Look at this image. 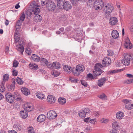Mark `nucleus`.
<instances>
[{"label":"nucleus","instance_id":"nucleus-13","mask_svg":"<svg viewBox=\"0 0 133 133\" xmlns=\"http://www.w3.org/2000/svg\"><path fill=\"white\" fill-rule=\"evenodd\" d=\"M111 63V59L109 57H104L102 61V64L103 66H107Z\"/></svg>","mask_w":133,"mask_h":133},{"label":"nucleus","instance_id":"nucleus-54","mask_svg":"<svg viewBox=\"0 0 133 133\" xmlns=\"http://www.w3.org/2000/svg\"><path fill=\"white\" fill-rule=\"evenodd\" d=\"M60 74V73L58 71H54L53 75L57 77V76H59Z\"/></svg>","mask_w":133,"mask_h":133},{"label":"nucleus","instance_id":"nucleus-53","mask_svg":"<svg viewBox=\"0 0 133 133\" xmlns=\"http://www.w3.org/2000/svg\"><path fill=\"white\" fill-rule=\"evenodd\" d=\"M70 1L73 5H76L79 0H70Z\"/></svg>","mask_w":133,"mask_h":133},{"label":"nucleus","instance_id":"nucleus-12","mask_svg":"<svg viewBox=\"0 0 133 133\" xmlns=\"http://www.w3.org/2000/svg\"><path fill=\"white\" fill-rule=\"evenodd\" d=\"M56 112L54 111L50 110L48 112L47 116L48 118L50 119H55L57 116Z\"/></svg>","mask_w":133,"mask_h":133},{"label":"nucleus","instance_id":"nucleus-11","mask_svg":"<svg viewBox=\"0 0 133 133\" xmlns=\"http://www.w3.org/2000/svg\"><path fill=\"white\" fill-rule=\"evenodd\" d=\"M5 98L6 101L10 103H12L14 100V96H13L11 93H8L6 94Z\"/></svg>","mask_w":133,"mask_h":133},{"label":"nucleus","instance_id":"nucleus-51","mask_svg":"<svg viewBox=\"0 0 133 133\" xmlns=\"http://www.w3.org/2000/svg\"><path fill=\"white\" fill-rule=\"evenodd\" d=\"M99 97L102 99H107L106 96L104 94H101L99 96Z\"/></svg>","mask_w":133,"mask_h":133},{"label":"nucleus","instance_id":"nucleus-36","mask_svg":"<svg viewBox=\"0 0 133 133\" xmlns=\"http://www.w3.org/2000/svg\"><path fill=\"white\" fill-rule=\"evenodd\" d=\"M14 99H15L17 101H19L21 99L20 96L18 94H17L16 93H14Z\"/></svg>","mask_w":133,"mask_h":133},{"label":"nucleus","instance_id":"nucleus-40","mask_svg":"<svg viewBox=\"0 0 133 133\" xmlns=\"http://www.w3.org/2000/svg\"><path fill=\"white\" fill-rule=\"evenodd\" d=\"M69 79L70 81L72 82L77 83L78 82V80L77 79L74 78L70 77Z\"/></svg>","mask_w":133,"mask_h":133},{"label":"nucleus","instance_id":"nucleus-42","mask_svg":"<svg viewBox=\"0 0 133 133\" xmlns=\"http://www.w3.org/2000/svg\"><path fill=\"white\" fill-rule=\"evenodd\" d=\"M97 122V121L96 118H94L92 119H90V121H89V122L90 123L93 124H95Z\"/></svg>","mask_w":133,"mask_h":133},{"label":"nucleus","instance_id":"nucleus-39","mask_svg":"<svg viewBox=\"0 0 133 133\" xmlns=\"http://www.w3.org/2000/svg\"><path fill=\"white\" fill-rule=\"evenodd\" d=\"M28 133H34L35 131L34 129L31 127H29L28 128Z\"/></svg>","mask_w":133,"mask_h":133},{"label":"nucleus","instance_id":"nucleus-47","mask_svg":"<svg viewBox=\"0 0 133 133\" xmlns=\"http://www.w3.org/2000/svg\"><path fill=\"white\" fill-rule=\"evenodd\" d=\"M25 18V15L24 13H23L20 16L19 20L22 22L24 20Z\"/></svg>","mask_w":133,"mask_h":133},{"label":"nucleus","instance_id":"nucleus-35","mask_svg":"<svg viewBox=\"0 0 133 133\" xmlns=\"http://www.w3.org/2000/svg\"><path fill=\"white\" fill-rule=\"evenodd\" d=\"M16 81L17 84L19 85L23 84L24 83L23 81L21 78H19L18 77H17L16 79Z\"/></svg>","mask_w":133,"mask_h":133},{"label":"nucleus","instance_id":"nucleus-26","mask_svg":"<svg viewBox=\"0 0 133 133\" xmlns=\"http://www.w3.org/2000/svg\"><path fill=\"white\" fill-rule=\"evenodd\" d=\"M64 71L66 73H70L72 71V69L70 66L68 65H65L63 67Z\"/></svg>","mask_w":133,"mask_h":133},{"label":"nucleus","instance_id":"nucleus-57","mask_svg":"<svg viewBox=\"0 0 133 133\" xmlns=\"http://www.w3.org/2000/svg\"><path fill=\"white\" fill-rule=\"evenodd\" d=\"M29 108H32L30 106L28 105L27 104H25L24 107V109L25 110H26V109H28Z\"/></svg>","mask_w":133,"mask_h":133},{"label":"nucleus","instance_id":"nucleus-4","mask_svg":"<svg viewBox=\"0 0 133 133\" xmlns=\"http://www.w3.org/2000/svg\"><path fill=\"white\" fill-rule=\"evenodd\" d=\"M34 6L35 7L32 10L35 15L34 18V20L36 22H39L42 19V17L38 15L40 12V9L38 8V6L35 5Z\"/></svg>","mask_w":133,"mask_h":133},{"label":"nucleus","instance_id":"nucleus-27","mask_svg":"<svg viewBox=\"0 0 133 133\" xmlns=\"http://www.w3.org/2000/svg\"><path fill=\"white\" fill-rule=\"evenodd\" d=\"M20 114L21 117L23 118H26L28 116V112L26 111H21Z\"/></svg>","mask_w":133,"mask_h":133},{"label":"nucleus","instance_id":"nucleus-64","mask_svg":"<svg viewBox=\"0 0 133 133\" xmlns=\"http://www.w3.org/2000/svg\"><path fill=\"white\" fill-rule=\"evenodd\" d=\"M9 133H17V132L16 131L13 130L11 131H9Z\"/></svg>","mask_w":133,"mask_h":133},{"label":"nucleus","instance_id":"nucleus-10","mask_svg":"<svg viewBox=\"0 0 133 133\" xmlns=\"http://www.w3.org/2000/svg\"><path fill=\"white\" fill-rule=\"evenodd\" d=\"M35 5L38 6V5H37V3H32L30 5V6L32 8V9L31 10H29L26 11V14L29 17H32L34 16V12L32 10L35 7L34 6Z\"/></svg>","mask_w":133,"mask_h":133},{"label":"nucleus","instance_id":"nucleus-1","mask_svg":"<svg viewBox=\"0 0 133 133\" xmlns=\"http://www.w3.org/2000/svg\"><path fill=\"white\" fill-rule=\"evenodd\" d=\"M86 5L90 6L93 5L95 9L100 10L103 6V1L102 0H87Z\"/></svg>","mask_w":133,"mask_h":133},{"label":"nucleus","instance_id":"nucleus-60","mask_svg":"<svg viewBox=\"0 0 133 133\" xmlns=\"http://www.w3.org/2000/svg\"><path fill=\"white\" fill-rule=\"evenodd\" d=\"M132 82H133V79H128L127 81V83L128 84Z\"/></svg>","mask_w":133,"mask_h":133},{"label":"nucleus","instance_id":"nucleus-14","mask_svg":"<svg viewBox=\"0 0 133 133\" xmlns=\"http://www.w3.org/2000/svg\"><path fill=\"white\" fill-rule=\"evenodd\" d=\"M63 6L62 9L63 8L66 10H69L72 8L71 5L70 3L68 1L65 2Z\"/></svg>","mask_w":133,"mask_h":133},{"label":"nucleus","instance_id":"nucleus-50","mask_svg":"<svg viewBox=\"0 0 133 133\" xmlns=\"http://www.w3.org/2000/svg\"><path fill=\"white\" fill-rule=\"evenodd\" d=\"M18 71L17 70H15L13 69L12 71V74L13 76H16L17 75Z\"/></svg>","mask_w":133,"mask_h":133},{"label":"nucleus","instance_id":"nucleus-63","mask_svg":"<svg viewBox=\"0 0 133 133\" xmlns=\"http://www.w3.org/2000/svg\"><path fill=\"white\" fill-rule=\"evenodd\" d=\"M94 114L96 116H98L99 115V113L98 111H95L94 112Z\"/></svg>","mask_w":133,"mask_h":133},{"label":"nucleus","instance_id":"nucleus-3","mask_svg":"<svg viewBox=\"0 0 133 133\" xmlns=\"http://www.w3.org/2000/svg\"><path fill=\"white\" fill-rule=\"evenodd\" d=\"M41 62L42 63H44L49 68H54L56 69H58L60 68L61 65L59 63L55 62L51 64L50 62H49L47 59L44 58H42Z\"/></svg>","mask_w":133,"mask_h":133},{"label":"nucleus","instance_id":"nucleus-24","mask_svg":"<svg viewBox=\"0 0 133 133\" xmlns=\"http://www.w3.org/2000/svg\"><path fill=\"white\" fill-rule=\"evenodd\" d=\"M21 90L22 93L25 95H28L30 94L29 90L23 87Z\"/></svg>","mask_w":133,"mask_h":133},{"label":"nucleus","instance_id":"nucleus-44","mask_svg":"<svg viewBox=\"0 0 133 133\" xmlns=\"http://www.w3.org/2000/svg\"><path fill=\"white\" fill-rule=\"evenodd\" d=\"M107 55L109 56H111L113 55L114 54V52L112 50H108L107 51Z\"/></svg>","mask_w":133,"mask_h":133},{"label":"nucleus","instance_id":"nucleus-62","mask_svg":"<svg viewBox=\"0 0 133 133\" xmlns=\"http://www.w3.org/2000/svg\"><path fill=\"white\" fill-rule=\"evenodd\" d=\"M126 76L130 78H133V75L132 74H127L126 75Z\"/></svg>","mask_w":133,"mask_h":133},{"label":"nucleus","instance_id":"nucleus-16","mask_svg":"<svg viewBox=\"0 0 133 133\" xmlns=\"http://www.w3.org/2000/svg\"><path fill=\"white\" fill-rule=\"evenodd\" d=\"M57 3V6L60 9H62L63 8V5L65 3V0H55Z\"/></svg>","mask_w":133,"mask_h":133},{"label":"nucleus","instance_id":"nucleus-33","mask_svg":"<svg viewBox=\"0 0 133 133\" xmlns=\"http://www.w3.org/2000/svg\"><path fill=\"white\" fill-rule=\"evenodd\" d=\"M112 127L113 128H115L116 129H118L119 127L118 123L116 121L114 122L112 124Z\"/></svg>","mask_w":133,"mask_h":133},{"label":"nucleus","instance_id":"nucleus-46","mask_svg":"<svg viewBox=\"0 0 133 133\" xmlns=\"http://www.w3.org/2000/svg\"><path fill=\"white\" fill-rule=\"evenodd\" d=\"M109 120L108 119L102 118L100 121V122L102 123H107Z\"/></svg>","mask_w":133,"mask_h":133},{"label":"nucleus","instance_id":"nucleus-8","mask_svg":"<svg viewBox=\"0 0 133 133\" xmlns=\"http://www.w3.org/2000/svg\"><path fill=\"white\" fill-rule=\"evenodd\" d=\"M84 70V66L83 65H77L76 68L75 70L73 72L74 75L77 76L79 75L80 73L82 72Z\"/></svg>","mask_w":133,"mask_h":133},{"label":"nucleus","instance_id":"nucleus-37","mask_svg":"<svg viewBox=\"0 0 133 133\" xmlns=\"http://www.w3.org/2000/svg\"><path fill=\"white\" fill-rule=\"evenodd\" d=\"M13 127L17 130L20 131L22 129L21 127L17 123L15 124Z\"/></svg>","mask_w":133,"mask_h":133},{"label":"nucleus","instance_id":"nucleus-15","mask_svg":"<svg viewBox=\"0 0 133 133\" xmlns=\"http://www.w3.org/2000/svg\"><path fill=\"white\" fill-rule=\"evenodd\" d=\"M109 23L111 25H116L118 22L117 18L116 17H111L110 18Z\"/></svg>","mask_w":133,"mask_h":133},{"label":"nucleus","instance_id":"nucleus-49","mask_svg":"<svg viewBox=\"0 0 133 133\" xmlns=\"http://www.w3.org/2000/svg\"><path fill=\"white\" fill-rule=\"evenodd\" d=\"M18 62L16 60H15L13 62V66L15 67H17L18 66Z\"/></svg>","mask_w":133,"mask_h":133},{"label":"nucleus","instance_id":"nucleus-29","mask_svg":"<svg viewBox=\"0 0 133 133\" xmlns=\"http://www.w3.org/2000/svg\"><path fill=\"white\" fill-rule=\"evenodd\" d=\"M31 58L33 61L36 62H38L40 59L39 56L35 54H32L31 56Z\"/></svg>","mask_w":133,"mask_h":133},{"label":"nucleus","instance_id":"nucleus-56","mask_svg":"<svg viewBox=\"0 0 133 133\" xmlns=\"http://www.w3.org/2000/svg\"><path fill=\"white\" fill-rule=\"evenodd\" d=\"M90 119H91V118L89 117H87L84 118V121L85 122H89V121H90Z\"/></svg>","mask_w":133,"mask_h":133},{"label":"nucleus","instance_id":"nucleus-30","mask_svg":"<svg viewBox=\"0 0 133 133\" xmlns=\"http://www.w3.org/2000/svg\"><path fill=\"white\" fill-rule=\"evenodd\" d=\"M59 103L61 104H63L66 103V101L65 98H64L60 97L58 99Z\"/></svg>","mask_w":133,"mask_h":133},{"label":"nucleus","instance_id":"nucleus-19","mask_svg":"<svg viewBox=\"0 0 133 133\" xmlns=\"http://www.w3.org/2000/svg\"><path fill=\"white\" fill-rule=\"evenodd\" d=\"M47 101L50 103H53L55 101V97L52 95H48L47 97Z\"/></svg>","mask_w":133,"mask_h":133},{"label":"nucleus","instance_id":"nucleus-5","mask_svg":"<svg viewBox=\"0 0 133 133\" xmlns=\"http://www.w3.org/2000/svg\"><path fill=\"white\" fill-rule=\"evenodd\" d=\"M103 6L100 10L103 8L104 11L105 13L108 14L111 12L114 9L113 5L110 3L104 4L103 2Z\"/></svg>","mask_w":133,"mask_h":133},{"label":"nucleus","instance_id":"nucleus-17","mask_svg":"<svg viewBox=\"0 0 133 133\" xmlns=\"http://www.w3.org/2000/svg\"><path fill=\"white\" fill-rule=\"evenodd\" d=\"M124 46L125 48L128 49H130L132 48V45L128 38L125 40Z\"/></svg>","mask_w":133,"mask_h":133},{"label":"nucleus","instance_id":"nucleus-31","mask_svg":"<svg viewBox=\"0 0 133 133\" xmlns=\"http://www.w3.org/2000/svg\"><path fill=\"white\" fill-rule=\"evenodd\" d=\"M29 67L31 69H37L38 68L37 65L34 63H30L29 64Z\"/></svg>","mask_w":133,"mask_h":133},{"label":"nucleus","instance_id":"nucleus-21","mask_svg":"<svg viewBox=\"0 0 133 133\" xmlns=\"http://www.w3.org/2000/svg\"><path fill=\"white\" fill-rule=\"evenodd\" d=\"M14 38L15 41L14 44H16L18 42L20 39V34L17 31H16L15 32Z\"/></svg>","mask_w":133,"mask_h":133},{"label":"nucleus","instance_id":"nucleus-59","mask_svg":"<svg viewBox=\"0 0 133 133\" xmlns=\"http://www.w3.org/2000/svg\"><path fill=\"white\" fill-rule=\"evenodd\" d=\"M111 133H117V130L116 129L113 128L110 131Z\"/></svg>","mask_w":133,"mask_h":133},{"label":"nucleus","instance_id":"nucleus-58","mask_svg":"<svg viewBox=\"0 0 133 133\" xmlns=\"http://www.w3.org/2000/svg\"><path fill=\"white\" fill-rule=\"evenodd\" d=\"M22 22L19 20H18L16 23V25L19 26H21L22 25Z\"/></svg>","mask_w":133,"mask_h":133},{"label":"nucleus","instance_id":"nucleus-20","mask_svg":"<svg viewBox=\"0 0 133 133\" xmlns=\"http://www.w3.org/2000/svg\"><path fill=\"white\" fill-rule=\"evenodd\" d=\"M111 35L113 38L116 39L119 37V34L117 30H114L112 32Z\"/></svg>","mask_w":133,"mask_h":133},{"label":"nucleus","instance_id":"nucleus-55","mask_svg":"<svg viewBox=\"0 0 133 133\" xmlns=\"http://www.w3.org/2000/svg\"><path fill=\"white\" fill-rule=\"evenodd\" d=\"M85 130L87 132L91 131L92 130L91 127L89 126H88L85 128Z\"/></svg>","mask_w":133,"mask_h":133},{"label":"nucleus","instance_id":"nucleus-9","mask_svg":"<svg viewBox=\"0 0 133 133\" xmlns=\"http://www.w3.org/2000/svg\"><path fill=\"white\" fill-rule=\"evenodd\" d=\"M132 58V57L130 55L127 54L124 57V58L122 59V62L123 65L128 66L129 65L130 60Z\"/></svg>","mask_w":133,"mask_h":133},{"label":"nucleus","instance_id":"nucleus-38","mask_svg":"<svg viewBox=\"0 0 133 133\" xmlns=\"http://www.w3.org/2000/svg\"><path fill=\"white\" fill-rule=\"evenodd\" d=\"M125 107L128 109H131L133 108V104L130 103L128 104L125 105Z\"/></svg>","mask_w":133,"mask_h":133},{"label":"nucleus","instance_id":"nucleus-7","mask_svg":"<svg viewBox=\"0 0 133 133\" xmlns=\"http://www.w3.org/2000/svg\"><path fill=\"white\" fill-rule=\"evenodd\" d=\"M90 111V110L88 108H84L82 110H80L79 111L78 115L81 118H84L89 113Z\"/></svg>","mask_w":133,"mask_h":133},{"label":"nucleus","instance_id":"nucleus-52","mask_svg":"<svg viewBox=\"0 0 133 133\" xmlns=\"http://www.w3.org/2000/svg\"><path fill=\"white\" fill-rule=\"evenodd\" d=\"M25 52L28 54L30 55L31 54L32 51L30 48H28L26 49Z\"/></svg>","mask_w":133,"mask_h":133},{"label":"nucleus","instance_id":"nucleus-45","mask_svg":"<svg viewBox=\"0 0 133 133\" xmlns=\"http://www.w3.org/2000/svg\"><path fill=\"white\" fill-rule=\"evenodd\" d=\"M81 83L82 85L85 87L87 86L88 84L87 82L84 80H82L81 81Z\"/></svg>","mask_w":133,"mask_h":133},{"label":"nucleus","instance_id":"nucleus-34","mask_svg":"<svg viewBox=\"0 0 133 133\" xmlns=\"http://www.w3.org/2000/svg\"><path fill=\"white\" fill-rule=\"evenodd\" d=\"M87 78L89 80H91L95 78H96L95 77H94L92 74L90 73L89 74L87 75Z\"/></svg>","mask_w":133,"mask_h":133},{"label":"nucleus","instance_id":"nucleus-48","mask_svg":"<svg viewBox=\"0 0 133 133\" xmlns=\"http://www.w3.org/2000/svg\"><path fill=\"white\" fill-rule=\"evenodd\" d=\"M119 71V70L115 69L110 71L109 72L110 74L116 73Z\"/></svg>","mask_w":133,"mask_h":133},{"label":"nucleus","instance_id":"nucleus-43","mask_svg":"<svg viewBox=\"0 0 133 133\" xmlns=\"http://www.w3.org/2000/svg\"><path fill=\"white\" fill-rule=\"evenodd\" d=\"M4 84L3 83L2 84V85H0V92H3L5 90V88L3 86Z\"/></svg>","mask_w":133,"mask_h":133},{"label":"nucleus","instance_id":"nucleus-22","mask_svg":"<svg viewBox=\"0 0 133 133\" xmlns=\"http://www.w3.org/2000/svg\"><path fill=\"white\" fill-rule=\"evenodd\" d=\"M46 118V116L43 114H41L38 116L37 120L38 122H42L44 121Z\"/></svg>","mask_w":133,"mask_h":133},{"label":"nucleus","instance_id":"nucleus-28","mask_svg":"<svg viewBox=\"0 0 133 133\" xmlns=\"http://www.w3.org/2000/svg\"><path fill=\"white\" fill-rule=\"evenodd\" d=\"M36 95L38 98L42 99L46 98V97L41 92H39L36 93Z\"/></svg>","mask_w":133,"mask_h":133},{"label":"nucleus","instance_id":"nucleus-25","mask_svg":"<svg viewBox=\"0 0 133 133\" xmlns=\"http://www.w3.org/2000/svg\"><path fill=\"white\" fill-rule=\"evenodd\" d=\"M16 46L17 49L18 51L20 52H21V54L22 55L24 51V48L23 46L19 43V45H16Z\"/></svg>","mask_w":133,"mask_h":133},{"label":"nucleus","instance_id":"nucleus-18","mask_svg":"<svg viewBox=\"0 0 133 133\" xmlns=\"http://www.w3.org/2000/svg\"><path fill=\"white\" fill-rule=\"evenodd\" d=\"M107 79L105 77H103L99 79L97 85L99 87H101L107 81Z\"/></svg>","mask_w":133,"mask_h":133},{"label":"nucleus","instance_id":"nucleus-41","mask_svg":"<svg viewBox=\"0 0 133 133\" xmlns=\"http://www.w3.org/2000/svg\"><path fill=\"white\" fill-rule=\"evenodd\" d=\"M122 102L125 104V105L128 104L130 103H131V100H128L127 99H124L122 101Z\"/></svg>","mask_w":133,"mask_h":133},{"label":"nucleus","instance_id":"nucleus-6","mask_svg":"<svg viewBox=\"0 0 133 133\" xmlns=\"http://www.w3.org/2000/svg\"><path fill=\"white\" fill-rule=\"evenodd\" d=\"M103 67V66L100 63L96 64L95 66V70L93 71L94 76L96 77L100 75L103 71L100 69Z\"/></svg>","mask_w":133,"mask_h":133},{"label":"nucleus","instance_id":"nucleus-32","mask_svg":"<svg viewBox=\"0 0 133 133\" xmlns=\"http://www.w3.org/2000/svg\"><path fill=\"white\" fill-rule=\"evenodd\" d=\"M9 78V76L8 74L4 75L3 76V81L2 83V84H3V83L4 84L5 82L8 80Z\"/></svg>","mask_w":133,"mask_h":133},{"label":"nucleus","instance_id":"nucleus-61","mask_svg":"<svg viewBox=\"0 0 133 133\" xmlns=\"http://www.w3.org/2000/svg\"><path fill=\"white\" fill-rule=\"evenodd\" d=\"M21 26H18L16 25V28L17 31L21 29Z\"/></svg>","mask_w":133,"mask_h":133},{"label":"nucleus","instance_id":"nucleus-2","mask_svg":"<svg viewBox=\"0 0 133 133\" xmlns=\"http://www.w3.org/2000/svg\"><path fill=\"white\" fill-rule=\"evenodd\" d=\"M41 2L42 5H46L47 9L49 11H53L55 9L54 3L50 0H41Z\"/></svg>","mask_w":133,"mask_h":133},{"label":"nucleus","instance_id":"nucleus-23","mask_svg":"<svg viewBox=\"0 0 133 133\" xmlns=\"http://www.w3.org/2000/svg\"><path fill=\"white\" fill-rule=\"evenodd\" d=\"M116 117L118 119H122L124 116V113L121 111H119L117 113Z\"/></svg>","mask_w":133,"mask_h":133}]
</instances>
